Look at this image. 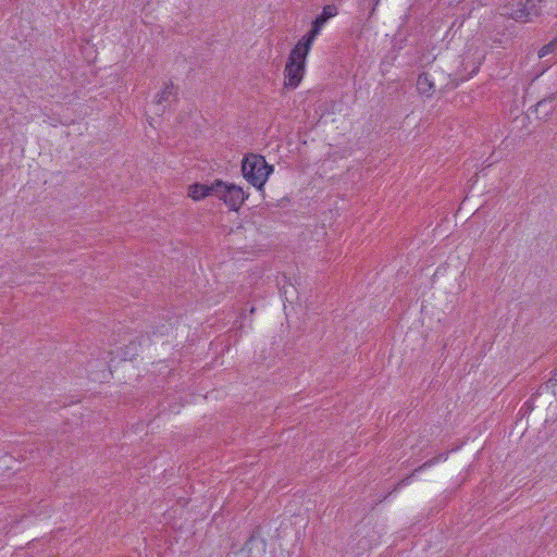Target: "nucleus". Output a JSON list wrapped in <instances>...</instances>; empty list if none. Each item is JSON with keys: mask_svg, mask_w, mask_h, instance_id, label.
I'll return each mask as SVG.
<instances>
[{"mask_svg": "<svg viewBox=\"0 0 557 557\" xmlns=\"http://www.w3.org/2000/svg\"><path fill=\"white\" fill-rule=\"evenodd\" d=\"M215 196L222 199L225 205L237 211L244 203L247 195L242 187L235 184H227L221 180H215Z\"/></svg>", "mask_w": 557, "mask_h": 557, "instance_id": "20e7f679", "label": "nucleus"}, {"mask_svg": "<svg viewBox=\"0 0 557 557\" xmlns=\"http://www.w3.org/2000/svg\"><path fill=\"white\" fill-rule=\"evenodd\" d=\"M337 14V8L334 4H327L323 8L322 13L319 14L313 22L319 23L320 26L323 27V25L329 21V18L335 16Z\"/></svg>", "mask_w": 557, "mask_h": 557, "instance_id": "1a4fd4ad", "label": "nucleus"}, {"mask_svg": "<svg viewBox=\"0 0 557 557\" xmlns=\"http://www.w3.org/2000/svg\"><path fill=\"white\" fill-rule=\"evenodd\" d=\"M172 100H176V89L172 82L165 84L164 88L158 92L156 97V104L161 106V112L164 111L165 104L168 102H171Z\"/></svg>", "mask_w": 557, "mask_h": 557, "instance_id": "0eeeda50", "label": "nucleus"}, {"mask_svg": "<svg viewBox=\"0 0 557 557\" xmlns=\"http://www.w3.org/2000/svg\"><path fill=\"white\" fill-rule=\"evenodd\" d=\"M556 50H557V41H555V39H553L550 42H548L547 45L543 46L540 49L539 58H544L548 53L554 52Z\"/></svg>", "mask_w": 557, "mask_h": 557, "instance_id": "9d476101", "label": "nucleus"}, {"mask_svg": "<svg viewBox=\"0 0 557 557\" xmlns=\"http://www.w3.org/2000/svg\"><path fill=\"white\" fill-rule=\"evenodd\" d=\"M556 373L554 374V376H552L548 382H547V386L549 388H552L553 393L554 394H557V377H556Z\"/></svg>", "mask_w": 557, "mask_h": 557, "instance_id": "ddd939ff", "label": "nucleus"}, {"mask_svg": "<svg viewBox=\"0 0 557 557\" xmlns=\"http://www.w3.org/2000/svg\"><path fill=\"white\" fill-rule=\"evenodd\" d=\"M556 98H557V91L555 94H552L549 97L539 101L536 104L537 109L545 107L548 102H552Z\"/></svg>", "mask_w": 557, "mask_h": 557, "instance_id": "f8f14e48", "label": "nucleus"}, {"mask_svg": "<svg viewBox=\"0 0 557 557\" xmlns=\"http://www.w3.org/2000/svg\"><path fill=\"white\" fill-rule=\"evenodd\" d=\"M319 24L320 22L314 23L312 21L311 29L305 36L301 37V39L295 45L294 48H299V51L308 54L311 49L313 40L322 29V27Z\"/></svg>", "mask_w": 557, "mask_h": 557, "instance_id": "39448f33", "label": "nucleus"}, {"mask_svg": "<svg viewBox=\"0 0 557 557\" xmlns=\"http://www.w3.org/2000/svg\"><path fill=\"white\" fill-rule=\"evenodd\" d=\"M444 456H445L444 454H441V455H438V456H436V457L431 458L430 460L425 461L422 466H420L419 468H417V469L414 470V472H418V471H420V470H422V469H425V468H428V467L433 466L435 462H437L438 460H441Z\"/></svg>", "mask_w": 557, "mask_h": 557, "instance_id": "9b49d317", "label": "nucleus"}, {"mask_svg": "<svg viewBox=\"0 0 557 557\" xmlns=\"http://www.w3.org/2000/svg\"><path fill=\"white\" fill-rule=\"evenodd\" d=\"M307 55L299 51V48L292 49L284 70L285 87L295 89L299 85L304 76Z\"/></svg>", "mask_w": 557, "mask_h": 557, "instance_id": "7ed1b4c3", "label": "nucleus"}, {"mask_svg": "<svg viewBox=\"0 0 557 557\" xmlns=\"http://www.w3.org/2000/svg\"><path fill=\"white\" fill-rule=\"evenodd\" d=\"M417 90L420 95L425 97H431L435 91V86L433 81L430 78L429 73H421L417 78Z\"/></svg>", "mask_w": 557, "mask_h": 557, "instance_id": "6e6552de", "label": "nucleus"}, {"mask_svg": "<svg viewBox=\"0 0 557 557\" xmlns=\"http://www.w3.org/2000/svg\"><path fill=\"white\" fill-rule=\"evenodd\" d=\"M499 14L507 18H512L520 23H527L533 16L540 15V8L535 0H509L499 8Z\"/></svg>", "mask_w": 557, "mask_h": 557, "instance_id": "f03ea898", "label": "nucleus"}, {"mask_svg": "<svg viewBox=\"0 0 557 557\" xmlns=\"http://www.w3.org/2000/svg\"><path fill=\"white\" fill-rule=\"evenodd\" d=\"M215 196V181L211 184H193L188 188V196L194 200H200L207 196Z\"/></svg>", "mask_w": 557, "mask_h": 557, "instance_id": "423d86ee", "label": "nucleus"}, {"mask_svg": "<svg viewBox=\"0 0 557 557\" xmlns=\"http://www.w3.org/2000/svg\"><path fill=\"white\" fill-rule=\"evenodd\" d=\"M242 172L247 182L256 188L262 189L269 175L273 172V166L267 163L263 156L249 153L243 159Z\"/></svg>", "mask_w": 557, "mask_h": 557, "instance_id": "f257e3e1", "label": "nucleus"}]
</instances>
